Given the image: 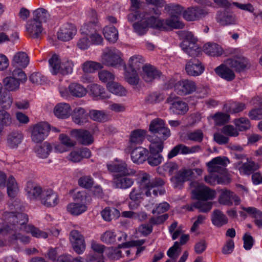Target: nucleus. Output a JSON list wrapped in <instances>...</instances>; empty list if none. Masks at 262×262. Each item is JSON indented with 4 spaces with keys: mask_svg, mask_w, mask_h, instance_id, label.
<instances>
[{
    "mask_svg": "<svg viewBox=\"0 0 262 262\" xmlns=\"http://www.w3.org/2000/svg\"><path fill=\"white\" fill-rule=\"evenodd\" d=\"M7 224L0 229V234L8 235L12 242L19 240L26 244L30 242V237L24 235V233H30L32 236L36 238H47L48 234L47 232L31 225H27L28 217L26 214L13 211L6 212L3 216Z\"/></svg>",
    "mask_w": 262,
    "mask_h": 262,
    "instance_id": "1",
    "label": "nucleus"
},
{
    "mask_svg": "<svg viewBox=\"0 0 262 262\" xmlns=\"http://www.w3.org/2000/svg\"><path fill=\"white\" fill-rule=\"evenodd\" d=\"M161 14V12L158 8H150L148 11L135 14V19H140L133 25L135 32L139 35H143L147 33L149 28L166 30L164 20L159 18Z\"/></svg>",
    "mask_w": 262,
    "mask_h": 262,
    "instance_id": "2",
    "label": "nucleus"
},
{
    "mask_svg": "<svg viewBox=\"0 0 262 262\" xmlns=\"http://www.w3.org/2000/svg\"><path fill=\"white\" fill-rule=\"evenodd\" d=\"M229 159L225 157H217L212 159L207 164L209 174L205 177V181L210 185L222 184L223 178L227 176V164Z\"/></svg>",
    "mask_w": 262,
    "mask_h": 262,
    "instance_id": "3",
    "label": "nucleus"
},
{
    "mask_svg": "<svg viewBox=\"0 0 262 262\" xmlns=\"http://www.w3.org/2000/svg\"><path fill=\"white\" fill-rule=\"evenodd\" d=\"M88 18L89 23L81 27V33L89 36L92 44L100 45L102 43L103 38L98 32L100 30L101 25L98 21L96 12L94 10H90L88 12Z\"/></svg>",
    "mask_w": 262,
    "mask_h": 262,
    "instance_id": "4",
    "label": "nucleus"
},
{
    "mask_svg": "<svg viewBox=\"0 0 262 262\" xmlns=\"http://www.w3.org/2000/svg\"><path fill=\"white\" fill-rule=\"evenodd\" d=\"M149 131L153 135L148 137V140L150 142V139H155L157 142H161L163 144L164 141L170 136V129L165 126L163 120L160 118L153 119L149 124Z\"/></svg>",
    "mask_w": 262,
    "mask_h": 262,
    "instance_id": "5",
    "label": "nucleus"
},
{
    "mask_svg": "<svg viewBox=\"0 0 262 262\" xmlns=\"http://www.w3.org/2000/svg\"><path fill=\"white\" fill-rule=\"evenodd\" d=\"M165 10L168 13L171 17L170 18L164 20L165 25L166 26V29L168 27L179 29L183 28L184 24L179 20V16L183 11V8L179 4H164Z\"/></svg>",
    "mask_w": 262,
    "mask_h": 262,
    "instance_id": "6",
    "label": "nucleus"
},
{
    "mask_svg": "<svg viewBox=\"0 0 262 262\" xmlns=\"http://www.w3.org/2000/svg\"><path fill=\"white\" fill-rule=\"evenodd\" d=\"M181 36L183 40L181 43L182 50L190 56H198L201 51V49L197 45V39L191 32H182Z\"/></svg>",
    "mask_w": 262,
    "mask_h": 262,
    "instance_id": "7",
    "label": "nucleus"
},
{
    "mask_svg": "<svg viewBox=\"0 0 262 262\" xmlns=\"http://www.w3.org/2000/svg\"><path fill=\"white\" fill-rule=\"evenodd\" d=\"M74 202L70 203L67 206V211L72 215L78 216L88 210L85 203L86 195L84 192H78L74 198Z\"/></svg>",
    "mask_w": 262,
    "mask_h": 262,
    "instance_id": "8",
    "label": "nucleus"
},
{
    "mask_svg": "<svg viewBox=\"0 0 262 262\" xmlns=\"http://www.w3.org/2000/svg\"><path fill=\"white\" fill-rule=\"evenodd\" d=\"M191 186L194 188L192 192L194 198L198 201L212 200L215 197L216 192L215 190H212L198 182H191Z\"/></svg>",
    "mask_w": 262,
    "mask_h": 262,
    "instance_id": "9",
    "label": "nucleus"
},
{
    "mask_svg": "<svg viewBox=\"0 0 262 262\" xmlns=\"http://www.w3.org/2000/svg\"><path fill=\"white\" fill-rule=\"evenodd\" d=\"M149 145V155L146 158L148 163L151 166H156L160 164L163 160L162 156L160 154L163 149V144L161 141L157 142L155 139H150Z\"/></svg>",
    "mask_w": 262,
    "mask_h": 262,
    "instance_id": "10",
    "label": "nucleus"
},
{
    "mask_svg": "<svg viewBox=\"0 0 262 262\" xmlns=\"http://www.w3.org/2000/svg\"><path fill=\"white\" fill-rule=\"evenodd\" d=\"M50 125L47 122L37 123L31 127V139L34 143L42 142L49 135Z\"/></svg>",
    "mask_w": 262,
    "mask_h": 262,
    "instance_id": "11",
    "label": "nucleus"
},
{
    "mask_svg": "<svg viewBox=\"0 0 262 262\" xmlns=\"http://www.w3.org/2000/svg\"><path fill=\"white\" fill-rule=\"evenodd\" d=\"M59 91L61 96L68 98L69 95L76 97H82L86 94V89L80 84L73 82L68 87V90L64 86H60Z\"/></svg>",
    "mask_w": 262,
    "mask_h": 262,
    "instance_id": "12",
    "label": "nucleus"
},
{
    "mask_svg": "<svg viewBox=\"0 0 262 262\" xmlns=\"http://www.w3.org/2000/svg\"><path fill=\"white\" fill-rule=\"evenodd\" d=\"M103 63L111 67H116L123 64L121 53L115 48L108 49L103 54Z\"/></svg>",
    "mask_w": 262,
    "mask_h": 262,
    "instance_id": "13",
    "label": "nucleus"
},
{
    "mask_svg": "<svg viewBox=\"0 0 262 262\" xmlns=\"http://www.w3.org/2000/svg\"><path fill=\"white\" fill-rule=\"evenodd\" d=\"M174 90L178 95L185 96L195 92L197 87L193 81L185 79L176 82L174 85Z\"/></svg>",
    "mask_w": 262,
    "mask_h": 262,
    "instance_id": "14",
    "label": "nucleus"
},
{
    "mask_svg": "<svg viewBox=\"0 0 262 262\" xmlns=\"http://www.w3.org/2000/svg\"><path fill=\"white\" fill-rule=\"evenodd\" d=\"M166 102L170 105L169 109L174 114L183 115L188 111L187 103L179 100L175 95L169 96L166 99Z\"/></svg>",
    "mask_w": 262,
    "mask_h": 262,
    "instance_id": "15",
    "label": "nucleus"
},
{
    "mask_svg": "<svg viewBox=\"0 0 262 262\" xmlns=\"http://www.w3.org/2000/svg\"><path fill=\"white\" fill-rule=\"evenodd\" d=\"M70 240L74 250L77 254H81L85 249L83 236L76 230H72L70 234Z\"/></svg>",
    "mask_w": 262,
    "mask_h": 262,
    "instance_id": "16",
    "label": "nucleus"
},
{
    "mask_svg": "<svg viewBox=\"0 0 262 262\" xmlns=\"http://www.w3.org/2000/svg\"><path fill=\"white\" fill-rule=\"evenodd\" d=\"M165 184V181L162 178H155L152 179L149 188L145 190V194L147 196H151L152 194L155 196L158 194H163L165 192L163 188Z\"/></svg>",
    "mask_w": 262,
    "mask_h": 262,
    "instance_id": "17",
    "label": "nucleus"
},
{
    "mask_svg": "<svg viewBox=\"0 0 262 262\" xmlns=\"http://www.w3.org/2000/svg\"><path fill=\"white\" fill-rule=\"evenodd\" d=\"M39 201L41 204L45 206L54 207L58 204V196L52 189L45 188L39 198Z\"/></svg>",
    "mask_w": 262,
    "mask_h": 262,
    "instance_id": "18",
    "label": "nucleus"
},
{
    "mask_svg": "<svg viewBox=\"0 0 262 262\" xmlns=\"http://www.w3.org/2000/svg\"><path fill=\"white\" fill-rule=\"evenodd\" d=\"M233 166L241 174L246 175L250 174L258 168V165L248 158L245 161L235 162Z\"/></svg>",
    "mask_w": 262,
    "mask_h": 262,
    "instance_id": "19",
    "label": "nucleus"
},
{
    "mask_svg": "<svg viewBox=\"0 0 262 262\" xmlns=\"http://www.w3.org/2000/svg\"><path fill=\"white\" fill-rule=\"evenodd\" d=\"M208 12L200 7H191L183 12V17L187 21H195L205 16Z\"/></svg>",
    "mask_w": 262,
    "mask_h": 262,
    "instance_id": "20",
    "label": "nucleus"
},
{
    "mask_svg": "<svg viewBox=\"0 0 262 262\" xmlns=\"http://www.w3.org/2000/svg\"><path fill=\"white\" fill-rule=\"evenodd\" d=\"M107 167L109 171L117 173L116 176L133 175L135 173V171L128 167L126 163L123 161L108 164Z\"/></svg>",
    "mask_w": 262,
    "mask_h": 262,
    "instance_id": "21",
    "label": "nucleus"
},
{
    "mask_svg": "<svg viewBox=\"0 0 262 262\" xmlns=\"http://www.w3.org/2000/svg\"><path fill=\"white\" fill-rule=\"evenodd\" d=\"M161 73L155 67L150 64L142 66V71L141 76L146 82H151L154 80L159 78Z\"/></svg>",
    "mask_w": 262,
    "mask_h": 262,
    "instance_id": "22",
    "label": "nucleus"
},
{
    "mask_svg": "<svg viewBox=\"0 0 262 262\" xmlns=\"http://www.w3.org/2000/svg\"><path fill=\"white\" fill-rule=\"evenodd\" d=\"M77 30L75 27L71 24H66L62 26L57 32L58 39L67 41L73 37L76 34Z\"/></svg>",
    "mask_w": 262,
    "mask_h": 262,
    "instance_id": "23",
    "label": "nucleus"
},
{
    "mask_svg": "<svg viewBox=\"0 0 262 262\" xmlns=\"http://www.w3.org/2000/svg\"><path fill=\"white\" fill-rule=\"evenodd\" d=\"M219 202L224 205L231 206L233 203L238 205L240 203V199L234 192L227 189H223L219 198Z\"/></svg>",
    "mask_w": 262,
    "mask_h": 262,
    "instance_id": "24",
    "label": "nucleus"
},
{
    "mask_svg": "<svg viewBox=\"0 0 262 262\" xmlns=\"http://www.w3.org/2000/svg\"><path fill=\"white\" fill-rule=\"evenodd\" d=\"M26 30L30 37L33 38H38L41 35L43 28L40 22L32 18L27 22Z\"/></svg>",
    "mask_w": 262,
    "mask_h": 262,
    "instance_id": "25",
    "label": "nucleus"
},
{
    "mask_svg": "<svg viewBox=\"0 0 262 262\" xmlns=\"http://www.w3.org/2000/svg\"><path fill=\"white\" fill-rule=\"evenodd\" d=\"M71 135L81 144L88 145L93 142V138L90 132L84 129H73Z\"/></svg>",
    "mask_w": 262,
    "mask_h": 262,
    "instance_id": "26",
    "label": "nucleus"
},
{
    "mask_svg": "<svg viewBox=\"0 0 262 262\" xmlns=\"http://www.w3.org/2000/svg\"><path fill=\"white\" fill-rule=\"evenodd\" d=\"M185 70L188 75L191 76H198L204 70L201 62L196 59H190L186 64Z\"/></svg>",
    "mask_w": 262,
    "mask_h": 262,
    "instance_id": "27",
    "label": "nucleus"
},
{
    "mask_svg": "<svg viewBox=\"0 0 262 262\" xmlns=\"http://www.w3.org/2000/svg\"><path fill=\"white\" fill-rule=\"evenodd\" d=\"M229 66L226 64H222L216 67L214 71L216 74L222 78L228 81H232L235 77V74L233 70L229 68Z\"/></svg>",
    "mask_w": 262,
    "mask_h": 262,
    "instance_id": "28",
    "label": "nucleus"
},
{
    "mask_svg": "<svg viewBox=\"0 0 262 262\" xmlns=\"http://www.w3.org/2000/svg\"><path fill=\"white\" fill-rule=\"evenodd\" d=\"M227 64L237 72L244 70L248 64V60L243 56L235 57L227 60Z\"/></svg>",
    "mask_w": 262,
    "mask_h": 262,
    "instance_id": "29",
    "label": "nucleus"
},
{
    "mask_svg": "<svg viewBox=\"0 0 262 262\" xmlns=\"http://www.w3.org/2000/svg\"><path fill=\"white\" fill-rule=\"evenodd\" d=\"M29 63V57L24 52H18L15 53L12 60V66L14 68H25Z\"/></svg>",
    "mask_w": 262,
    "mask_h": 262,
    "instance_id": "30",
    "label": "nucleus"
},
{
    "mask_svg": "<svg viewBox=\"0 0 262 262\" xmlns=\"http://www.w3.org/2000/svg\"><path fill=\"white\" fill-rule=\"evenodd\" d=\"M73 122L77 124L82 125L88 121V115L85 110L81 107L75 108L72 114Z\"/></svg>",
    "mask_w": 262,
    "mask_h": 262,
    "instance_id": "31",
    "label": "nucleus"
},
{
    "mask_svg": "<svg viewBox=\"0 0 262 262\" xmlns=\"http://www.w3.org/2000/svg\"><path fill=\"white\" fill-rule=\"evenodd\" d=\"M28 198L31 200H39L43 189L37 185L32 182H28L26 188Z\"/></svg>",
    "mask_w": 262,
    "mask_h": 262,
    "instance_id": "32",
    "label": "nucleus"
},
{
    "mask_svg": "<svg viewBox=\"0 0 262 262\" xmlns=\"http://www.w3.org/2000/svg\"><path fill=\"white\" fill-rule=\"evenodd\" d=\"M127 176H116L114 179V183L116 188L127 189L133 185L134 180L128 177Z\"/></svg>",
    "mask_w": 262,
    "mask_h": 262,
    "instance_id": "33",
    "label": "nucleus"
},
{
    "mask_svg": "<svg viewBox=\"0 0 262 262\" xmlns=\"http://www.w3.org/2000/svg\"><path fill=\"white\" fill-rule=\"evenodd\" d=\"M148 151L142 147L134 149L131 152V158L134 163L140 164L146 161Z\"/></svg>",
    "mask_w": 262,
    "mask_h": 262,
    "instance_id": "34",
    "label": "nucleus"
},
{
    "mask_svg": "<svg viewBox=\"0 0 262 262\" xmlns=\"http://www.w3.org/2000/svg\"><path fill=\"white\" fill-rule=\"evenodd\" d=\"M55 115L59 118L66 119L71 114V108L66 103H60L55 106L54 109Z\"/></svg>",
    "mask_w": 262,
    "mask_h": 262,
    "instance_id": "35",
    "label": "nucleus"
},
{
    "mask_svg": "<svg viewBox=\"0 0 262 262\" xmlns=\"http://www.w3.org/2000/svg\"><path fill=\"white\" fill-rule=\"evenodd\" d=\"M211 221L214 225L220 227L227 224L228 219L222 211L216 209L212 212Z\"/></svg>",
    "mask_w": 262,
    "mask_h": 262,
    "instance_id": "36",
    "label": "nucleus"
},
{
    "mask_svg": "<svg viewBox=\"0 0 262 262\" xmlns=\"http://www.w3.org/2000/svg\"><path fill=\"white\" fill-rule=\"evenodd\" d=\"M33 19L38 22H40V24L47 23L51 18V15L47 10L39 8L33 12Z\"/></svg>",
    "mask_w": 262,
    "mask_h": 262,
    "instance_id": "37",
    "label": "nucleus"
},
{
    "mask_svg": "<svg viewBox=\"0 0 262 262\" xmlns=\"http://www.w3.org/2000/svg\"><path fill=\"white\" fill-rule=\"evenodd\" d=\"M90 92L91 95L98 99H107L110 97V95L105 92L104 89L97 84H91Z\"/></svg>",
    "mask_w": 262,
    "mask_h": 262,
    "instance_id": "38",
    "label": "nucleus"
},
{
    "mask_svg": "<svg viewBox=\"0 0 262 262\" xmlns=\"http://www.w3.org/2000/svg\"><path fill=\"white\" fill-rule=\"evenodd\" d=\"M103 34L105 39L111 43L116 42L118 39V30L114 26H105L103 29Z\"/></svg>",
    "mask_w": 262,
    "mask_h": 262,
    "instance_id": "39",
    "label": "nucleus"
},
{
    "mask_svg": "<svg viewBox=\"0 0 262 262\" xmlns=\"http://www.w3.org/2000/svg\"><path fill=\"white\" fill-rule=\"evenodd\" d=\"M107 89L111 93L119 96H125L127 93L125 88L114 81L107 84Z\"/></svg>",
    "mask_w": 262,
    "mask_h": 262,
    "instance_id": "40",
    "label": "nucleus"
},
{
    "mask_svg": "<svg viewBox=\"0 0 262 262\" xmlns=\"http://www.w3.org/2000/svg\"><path fill=\"white\" fill-rule=\"evenodd\" d=\"M205 53L211 56H219L222 54L223 49L221 46L214 43H207L203 47Z\"/></svg>",
    "mask_w": 262,
    "mask_h": 262,
    "instance_id": "41",
    "label": "nucleus"
},
{
    "mask_svg": "<svg viewBox=\"0 0 262 262\" xmlns=\"http://www.w3.org/2000/svg\"><path fill=\"white\" fill-rule=\"evenodd\" d=\"M216 19L217 22L223 26L235 25L236 22L235 15L225 13L219 14Z\"/></svg>",
    "mask_w": 262,
    "mask_h": 262,
    "instance_id": "42",
    "label": "nucleus"
},
{
    "mask_svg": "<svg viewBox=\"0 0 262 262\" xmlns=\"http://www.w3.org/2000/svg\"><path fill=\"white\" fill-rule=\"evenodd\" d=\"M125 73L124 78L125 81L129 84L136 86L138 84L140 80L138 74L136 70H129L126 69V66H124Z\"/></svg>",
    "mask_w": 262,
    "mask_h": 262,
    "instance_id": "43",
    "label": "nucleus"
},
{
    "mask_svg": "<svg viewBox=\"0 0 262 262\" xmlns=\"http://www.w3.org/2000/svg\"><path fill=\"white\" fill-rule=\"evenodd\" d=\"M146 132L143 129H137L132 131L130 135L129 141L132 144H140L145 139Z\"/></svg>",
    "mask_w": 262,
    "mask_h": 262,
    "instance_id": "44",
    "label": "nucleus"
},
{
    "mask_svg": "<svg viewBox=\"0 0 262 262\" xmlns=\"http://www.w3.org/2000/svg\"><path fill=\"white\" fill-rule=\"evenodd\" d=\"M7 193L11 198H14L18 192V187L15 178L11 176L7 181Z\"/></svg>",
    "mask_w": 262,
    "mask_h": 262,
    "instance_id": "45",
    "label": "nucleus"
},
{
    "mask_svg": "<svg viewBox=\"0 0 262 262\" xmlns=\"http://www.w3.org/2000/svg\"><path fill=\"white\" fill-rule=\"evenodd\" d=\"M23 135L18 132H12L8 135L7 143L12 148L17 147L23 139Z\"/></svg>",
    "mask_w": 262,
    "mask_h": 262,
    "instance_id": "46",
    "label": "nucleus"
},
{
    "mask_svg": "<svg viewBox=\"0 0 262 262\" xmlns=\"http://www.w3.org/2000/svg\"><path fill=\"white\" fill-rule=\"evenodd\" d=\"M130 242H124L119 244L117 247H111L108 249V255L113 259H119L122 257V252L120 250L122 248L130 247Z\"/></svg>",
    "mask_w": 262,
    "mask_h": 262,
    "instance_id": "47",
    "label": "nucleus"
},
{
    "mask_svg": "<svg viewBox=\"0 0 262 262\" xmlns=\"http://www.w3.org/2000/svg\"><path fill=\"white\" fill-rule=\"evenodd\" d=\"M225 111L231 114L239 113L246 108V105L242 102H234L224 105Z\"/></svg>",
    "mask_w": 262,
    "mask_h": 262,
    "instance_id": "48",
    "label": "nucleus"
},
{
    "mask_svg": "<svg viewBox=\"0 0 262 262\" xmlns=\"http://www.w3.org/2000/svg\"><path fill=\"white\" fill-rule=\"evenodd\" d=\"M52 149L51 145L48 142H45L35 148V152L39 158L44 159L48 157Z\"/></svg>",
    "mask_w": 262,
    "mask_h": 262,
    "instance_id": "49",
    "label": "nucleus"
},
{
    "mask_svg": "<svg viewBox=\"0 0 262 262\" xmlns=\"http://www.w3.org/2000/svg\"><path fill=\"white\" fill-rule=\"evenodd\" d=\"M144 60L141 55H136L131 57L128 61L129 70H139L143 64Z\"/></svg>",
    "mask_w": 262,
    "mask_h": 262,
    "instance_id": "50",
    "label": "nucleus"
},
{
    "mask_svg": "<svg viewBox=\"0 0 262 262\" xmlns=\"http://www.w3.org/2000/svg\"><path fill=\"white\" fill-rule=\"evenodd\" d=\"M102 68L103 67L101 63L92 61H87L84 62L82 66V70L85 73H93Z\"/></svg>",
    "mask_w": 262,
    "mask_h": 262,
    "instance_id": "51",
    "label": "nucleus"
},
{
    "mask_svg": "<svg viewBox=\"0 0 262 262\" xmlns=\"http://www.w3.org/2000/svg\"><path fill=\"white\" fill-rule=\"evenodd\" d=\"M49 62L51 67V71L53 75L60 73L61 64L60 59L57 55H53L49 60Z\"/></svg>",
    "mask_w": 262,
    "mask_h": 262,
    "instance_id": "52",
    "label": "nucleus"
},
{
    "mask_svg": "<svg viewBox=\"0 0 262 262\" xmlns=\"http://www.w3.org/2000/svg\"><path fill=\"white\" fill-rule=\"evenodd\" d=\"M189 151V147L183 144H178L169 151L167 157L168 159H171L179 153L181 154H188Z\"/></svg>",
    "mask_w": 262,
    "mask_h": 262,
    "instance_id": "53",
    "label": "nucleus"
},
{
    "mask_svg": "<svg viewBox=\"0 0 262 262\" xmlns=\"http://www.w3.org/2000/svg\"><path fill=\"white\" fill-rule=\"evenodd\" d=\"M5 89L9 91H15L19 86V82L16 79L11 77H7L3 80Z\"/></svg>",
    "mask_w": 262,
    "mask_h": 262,
    "instance_id": "54",
    "label": "nucleus"
},
{
    "mask_svg": "<svg viewBox=\"0 0 262 262\" xmlns=\"http://www.w3.org/2000/svg\"><path fill=\"white\" fill-rule=\"evenodd\" d=\"M12 123L10 114L5 110H0V133L4 126L10 125Z\"/></svg>",
    "mask_w": 262,
    "mask_h": 262,
    "instance_id": "55",
    "label": "nucleus"
},
{
    "mask_svg": "<svg viewBox=\"0 0 262 262\" xmlns=\"http://www.w3.org/2000/svg\"><path fill=\"white\" fill-rule=\"evenodd\" d=\"M116 234L113 230H107L100 236L101 241L106 244H112L115 242Z\"/></svg>",
    "mask_w": 262,
    "mask_h": 262,
    "instance_id": "56",
    "label": "nucleus"
},
{
    "mask_svg": "<svg viewBox=\"0 0 262 262\" xmlns=\"http://www.w3.org/2000/svg\"><path fill=\"white\" fill-rule=\"evenodd\" d=\"M234 123L239 131L249 129L251 125L249 120L246 118H240L234 120Z\"/></svg>",
    "mask_w": 262,
    "mask_h": 262,
    "instance_id": "57",
    "label": "nucleus"
},
{
    "mask_svg": "<svg viewBox=\"0 0 262 262\" xmlns=\"http://www.w3.org/2000/svg\"><path fill=\"white\" fill-rule=\"evenodd\" d=\"M90 117L94 121L102 122L107 119V116L103 111L92 110L90 112Z\"/></svg>",
    "mask_w": 262,
    "mask_h": 262,
    "instance_id": "58",
    "label": "nucleus"
},
{
    "mask_svg": "<svg viewBox=\"0 0 262 262\" xmlns=\"http://www.w3.org/2000/svg\"><path fill=\"white\" fill-rule=\"evenodd\" d=\"M150 178V176L146 172L141 173L139 177L140 180L139 186L143 188L145 191L149 187L151 181Z\"/></svg>",
    "mask_w": 262,
    "mask_h": 262,
    "instance_id": "59",
    "label": "nucleus"
},
{
    "mask_svg": "<svg viewBox=\"0 0 262 262\" xmlns=\"http://www.w3.org/2000/svg\"><path fill=\"white\" fill-rule=\"evenodd\" d=\"M144 194H145V190L143 188L140 186L134 187L129 193V199L136 202L141 199Z\"/></svg>",
    "mask_w": 262,
    "mask_h": 262,
    "instance_id": "60",
    "label": "nucleus"
},
{
    "mask_svg": "<svg viewBox=\"0 0 262 262\" xmlns=\"http://www.w3.org/2000/svg\"><path fill=\"white\" fill-rule=\"evenodd\" d=\"M187 138L192 141L201 142L203 139V133L200 129L188 132L187 134Z\"/></svg>",
    "mask_w": 262,
    "mask_h": 262,
    "instance_id": "61",
    "label": "nucleus"
},
{
    "mask_svg": "<svg viewBox=\"0 0 262 262\" xmlns=\"http://www.w3.org/2000/svg\"><path fill=\"white\" fill-rule=\"evenodd\" d=\"M212 118L214 119L216 125H221L228 121L230 116L226 113H217L213 115Z\"/></svg>",
    "mask_w": 262,
    "mask_h": 262,
    "instance_id": "62",
    "label": "nucleus"
},
{
    "mask_svg": "<svg viewBox=\"0 0 262 262\" xmlns=\"http://www.w3.org/2000/svg\"><path fill=\"white\" fill-rule=\"evenodd\" d=\"M212 206V203L210 202H202L198 201L194 203V207L200 210L201 212H207L210 211Z\"/></svg>",
    "mask_w": 262,
    "mask_h": 262,
    "instance_id": "63",
    "label": "nucleus"
},
{
    "mask_svg": "<svg viewBox=\"0 0 262 262\" xmlns=\"http://www.w3.org/2000/svg\"><path fill=\"white\" fill-rule=\"evenodd\" d=\"M99 79L103 82H112L115 79L114 75L111 72L103 70L99 72Z\"/></svg>",
    "mask_w": 262,
    "mask_h": 262,
    "instance_id": "64",
    "label": "nucleus"
}]
</instances>
